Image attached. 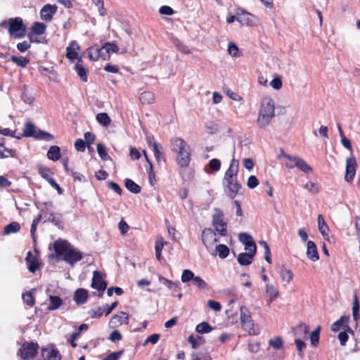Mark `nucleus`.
<instances>
[{
    "label": "nucleus",
    "mask_w": 360,
    "mask_h": 360,
    "mask_svg": "<svg viewBox=\"0 0 360 360\" xmlns=\"http://www.w3.org/2000/svg\"><path fill=\"white\" fill-rule=\"evenodd\" d=\"M53 248L55 253L49 255L50 259L57 258L59 260L62 257L66 263L72 266L83 258L82 253L74 248L68 240L59 238L54 241Z\"/></svg>",
    "instance_id": "f257e3e1"
},
{
    "label": "nucleus",
    "mask_w": 360,
    "mask_h": 360,
    "mask_svg": "<svg viewBox=\"0 0 360 360\" xmlns=\"http://www.w3.org/2000/svg\"><path fill=\"white\" fill-rule=\"evenodd\" d=\"M275 115L274 101L270 97H264L261 102V107L257 120V124L261 128L268 126Z\"/></svg>",
    "instance_id": "f03ea898"
},
{
    "label": "nucleus",
    "mask_w": 360,
    "mask_h": 360,
    "mask_svg": "<svg viewBox=\"0 0 360 360\" xmlns=\"http://www.w3.org/2000/svg\"><path fill=\"white\" fill-rule=\"evenodd\" d=\"M0 27L7 29L9 36L13 39H22L25 37L27 28L20 17L11 18L0 23Z\"/></svg>",
    "instance_id": "7ed1b4c3"
},
{
    "label": "nucleus",
    "mask_w": 360,
    "mask_h": 360,
    "mask_svg": "<svg viewBox=\"0 0 360 360\" xmlns=\"http://www.w3.org/2000/svg\"><path fill=\"white\" fill-rule=\"evenodd\" d=\"M117 46L115 44L106 42L101 47L91 46L87 49L88 56L90 60L96 61L99 58L104 60L110 59V54L117 52Z\"/></svg>",
    "instance_id": "20e7f679"
},
{
    "label": "nucleus",
    "mask_w": 360,
    "mask_h": 360,
    "mask_svg": "<svg viewBox=\"0 0 360 360\" xmlns=\"http://www.w3.org/2000/svg\"><path fill=\"white\" fill-rule=\"evenodd\" d=\"M240 321L243 329L250 335L258 334L255 330L254 321L250 309L245 306L240 307Z\"/></svg>",
    "instance_id": "39448f33"
},
{
    "label": "nucleus",
    "mask_w": 360,
    "mask_h": 360,
    "mask_svg": "<svg viewBox=\"0 0 360 360\" xmlns=\"http://www.w3.org/2000/svg\"><path fill=\"white\" fill-rule=\"evenodd\" d=\"M39 347L37 342L26 341L21 345L18 354L23 360H29L33 359L37 354Z\"/></svg>",
    "instance_id": "423d86ee"
},
{
    "label": "nucleus",
    "mask_w": 360,
    "mask_h": 360,
    "mask_svg": "<svg viewBox=\"0 0 360 360\" xmlns=\"http://www.w3.org/2000/svg\"><path fill=\"white\" fill-rule=\"evenodd\" d=\"M287 159L290 161V162L285 163V167L288 169H293L296 167L306 174L312 171V167L304 159L298 156H287Z\"/></svg>",
    "instance_id": "0eeeda50"
},
{
    "label": "nucleus",
    "mask_w": 360,
    "mask_h": 360,
    "mask_svg": "<svg viewBox=\"0 0 360 360\" xmlns=\"http://www.w3.org/2000/svg\"><path fill=\"white\" fill-rule=\"evenodd\" d=\"M175 153L176 154V161L177 165L181 168L188 167L191 160V150L190 146L187 144L184 146V148H181Z\"/></svg>",
    "instance_id": "6e6552de"
},
{
    "label": "nucleus",
    "mask_w": 360,
    "mask_h": 360,
    "mask_svg": "<svg viewBox=\"0 0 360 360\" xmlns=\"http://www.w3.org/2000/svg\"><path fill=\"white\" fill-rule=\"evenodd\" d=\"M236 14H238V22L242 26H252L255 24L257 18L252 13L248 12L240 7L236 8Z\"/></svg>",
    "instance_id": "1a4fd4ad"
},
{
    "label": "nucleus",
    "mask_w": 360,
    "mask_h": 360,
    "mask_svg": "<svg viewBox=\"0 0 360 360\" xmlns=\"http://www.w3.org/2000/svg\"><path fill=\"white\" fill-rule=\"evenodd\" d=\"M147 143L154 153L155 158L158 164L161 162H166L167 159L162 146L153 139L148 138Z\"/></svg>",
    "instance_id": "9d476101"
},
{
    "label": "nucleus",
    "mask_w": 360,
    "mask_h": 360,
    "mask_svg": "<svg viewBox=\"0 0 360 360\" xmlns=\"http://www.w3.org/2000/svg\"><path fill=\"white\" fill-rule=\"evenodd\" d=\"M357 163L355 157L352 155L346 160V171L345 179L347 182H352L356 174Z\"/></svg>",
    "instance_id": "9b49d317"
},
{
    "label": "nucleus",
    "mask_w": 360,
    "mask_h": 360,
    "mask_svg": "<svg viewBox=\"0 0 360 360\" xmlns=\"http://www.w3.org/2000/svg\"><path fill=\"white\" fill-rule=\"evenodd\" d=\"M202 240L207 250L219 241L216 233L210 228L205 229L202 232Z\"/></svg>",
    "instance_id": "f8f14e48"
},
{
    "label": "nucleus",
    "mask_w": 360,
    "mask_h": 360,
    "mask_svg": "<svg viewBox=\"0 0 360 360\" xmlns=\"http://www.w3.org/2000/svg\"><path fill=\"white\" fill-rule=\"evenodd\" d=\"M107 285L108 283L104 280L103 274L99 271H94L91 280V288L98 291L103 292L106 289Z\"/></svg>",
    "instance_id": "ddd939ff"
},
{
    "label": "nucleus",
    "mask_w": 360,
    "mask_h": 360,
    "mask_svg": "<svg viewBox=\"0 0 360 360\" xmlns=\"http://www.w3.org/2000/svg\"><path fill=\"white\" fill-rule=\"evenodd\" d=\"M79 50L80 46L77 41L75 40L72 41L66 48V58L70 61H73L74 60L78 61V58H82L78 53Z\"/></svg>",
    "instance_id": "4468645a"
},
{
    "label": "nucleus",
    "mask_w": 360,
    "mask_h": 360,
    "mask_svg": "<svg viewBox=\"0 0 360 360\" xmlns=\"http://www.w3.org/2000/svg\"><path fill=\"white\" fill-rule=\"evenodd\" d=\"M46 25L43 22H34L31 27V32L28 34V37L31 41L39 42L38 40L34 39V35H41L46 32Z\"/></svg>",
    "instance_id": "2eb2a0df"
},
{
    "label": "nucleus",
    "mask_w": 360,
    "mask_h": 360,
    "mask_svg": "<svg viewBox=\"0 0 360 360\" xmlns=\"http://www.w3.org/2000/svg\"><path fill=\"white\" fill-rule=\"evenodd\" d=\"M239 240L245 245V250L257 251V246L253 238L246 233H241L238 236Z\"/></svg>",
    "instance_id": "dca6fc26"
},
{
    "label": "nucleus",
    "mask_w": 360,
    "mask_h": 360,
    "mask_svg": "<svg viewBox=\"0 0 360 360\" xmlns=\"http://www.w3.org/2000/svg\"><path fill=\"white\" fill-rule=\"evenodd\" d=\"M56 11L57 6L56 5L46 4L40 11L41 18L45 21H50Z\"/></svg>",
    "instance_id": "f3484780"
},
{
    "label": "nucleus",
    "mask_w": 360,
    "mask_h": 360,
    "mask_svg": "<svg viewBox=\"0 0 360 360\" xmlns=\"http://www.w3.org/2000/svg\"><path fill=\"white\" fill-rule=\"evenodd\" d=\"M224 181L226 184V186L229 189V195L231 198H234L237 195L240 186L238 182L237 178L226 179Z\"/></svg>",
    "instance_id": "a211bd4d"
},
{
    "label": "nucleus",
    "mask_w": 360,
    "mask_h": 360,
    "mask_svg": "<svg viewBox=\"0 0 360 360\" xmlns=\"http://www.w3.org/2000/svg\"><path fill=\"white\" fill-rule=\"evenodd\" d=\"M89 298V292L84 288H78L74 293V301L77 305L86 303Z\"/></svg>",
    "instance_id": "6ab92c4d"
},
{
    "label": "nucleus",
    "mask_w": 360,
    "mask_h": 360,
    "mask_svg": "<svg viewBox=\"0 0 360 360\" xmlns=\"http://www.w3.org/2000/svg\"><path fill=\"white\" fill-rule=\"evenodd\" d=\"M239 168V163L238 160L233 159L229 165L228 169L226 171L224 179L237 178Z\"/></svg>",
    "instance_id": "aec40b11"
},
{
    "label": "nucleus",
    "mask_w": 360,
    "mask_h": 360,
    "mask_svg": "<svg viewBox=\"0 0 360 360\" xmlns=\"http://www.w3.org/2000/svg\"><path fill=\"white\" fill-rule=\"evenodd\" d=\"M248 252L240 253L237 260L240 265L247 266L252 262L253 258L256 254V251L248 250Z\"/></svg>",
    "instance_id": "412c9836"
},
{
    "label": "nucleus",
    "mask_w": 360,
    "mask_h": 360,
    "mask_svg": "<svg viewBox=\"0 0 360 360\" xmlns=\"http://www.w3.org/2000/svg\"><path fill=\"white\" fill-rule=\"evenodd\" d=\"M75 70L80 79L86 82L88 80V70L84 68L82 58H78L75 65Z\"/></svg>",
    "instance_id": "4be33fe9"
},
{
    "label": "nucleus",
    "mask_w": 360,
    "mask_h": 360,
    "mask_svg": "<svg viewBox=\"0 0 360 360\" xmlns=\"http://www.w3.org/2000/svg\"><path fill=\"white\" fill-rule=\"evenodd\" d=\"M307 257L313 262H316L319 259V255L318 253L316 245L314 243V242L311 240L307 241Z\"/></svg>",
    "instance_id": "5701e85b"
},
{
    "label": "nucleus",
    "mask_w": 360,
    "mask_h": 360,
    "mask_svg": "<svg viewBox=\"0 0 360 360\" xmlns=\"http://www.w3.org/2000/svg\"><path fill=\"white\" fill-rule=\"evenodd\" d=\"M27 269L31 273H35L40 266V264L36 257L32 256V252L29 251L25 259Z\"/></svg>",
    "instance_id": "b1692460"
},
{
    "label": "nucleus",
    "mask_w": 360,
    "mask_h": 360,
    "mask_svg": "<svg viewBox=\"0 0 360 360\" xmlns=\"http://www.w3.org/2000/svg\"><path fill=\"white\" fill-rule=\"evenodd\" d=\"M41 354L44 357V360H61V355L56 349L44 348L41 350Z\"/></svg>",
    "instance_id": "393cba45"
},
{
    "label": "nucleus",
    "mask_w": 360,
    "mask_h": 360,
    "mask_svg": "<svg viewBox=\"0 0 360 360\" xmlns=\"http://www.w3.org/2000/svg\"><path fill=\"white\" fill-rule=\"evenodd\" d=\"M46 220L59 229L63 230L64 229L63 216L60 213H49Z\"/></svg>",
    "instance_id": "a878e982"
},
{
    "label": "nucleus",
    "mask_w": 360,
    "mask_h": 360,
    "mask_svg": "<svg viewBox=\"0 0 360 360\" xmlns=\"http://www.w3.org/2000/svg\"><path fill=\"white\" fill-rule=\"evenodd\" d=\"M187 145V143L181 138L174 137L170 139L169 148L172 152L176 153L181 148H184V146Z\"/></svg>",
    "instance_id": "bb28decb"
},
{
    "label": "nucleus",
    "mask_w": 360,
    "mask_h": 360,
    "mask_svg": "<svg viewBox=\"0 0 360 360\" xmlns=\"http://www.w3.org/2000/svg\"><path fill=\"white\" fill-rule=\"evenodd\" d=\"M159 281L165 285L168 289L173 290L174 292H179L181 290L179 282H174L170 281L162 276H159Z\"/></svg>",
    "instance_id": "cd10ccee"
},
{
    "label": "nucleus",
    "mask_w": 360,
    "mask_h": 360,
    "mask_svg": "<svg viewBox=\"0 0 360 360\" xmlns=\"http://www.w3.org/2000/svg\"><path fill=\"white\" fill-rule=\"evenodd\" d=\"M37 169L39 175L49 183L51 181V179H53V174L47 167L42 165H39L37 166Z\"/></svg>",
    "instance_id": "c85d7f7f"
},
{
    "label": "nucleus",
    "mask_w": 360,
    "mask_h": 360,
    "mask_svg": "<svg viewBox=\"0 0 360 360\" xmlns=\"http://www.w3.org/2000/svg\"><path fill=\"white\" fill-rule=\"evenodd\" d=\"M37 131L36 130V127L34 124L30 122H27L25 124L24 129H23V136L25 137H34L35 138L37 134Z\"/></svg>",
    "instance_id": "c756f323"
},
{
    "label": "nucleus",
    "mask_w": 360,
    "mask_h": 360,
    "mask_svg": "<svg viewBox=\"0 0 360 360\" xmlns=\"http://www.w3.org/2000/svg\"><path fill=\"white\" fill-rule=\"evenodd\" d=\"M20 224L18 221H12L4 227L3 235L16 233L20 231Z\"/></svg>",
    "instance_id": "7c9ffc66"
},
{
    "label": "nucleus",
    "mask_w": 360,
    "mask_h": 360,
    "mask_svg": "<svg viewBox=\"0 0 360 360\" xmlns=\"http://www.w3.org/2000/svg\"><path fill=\"white\" fill-rule=\"evenodd\" d=\"M63 304V301L59 296L50 295L48 309L49 311L58 309Z\"/></svg>",
    "instance_id": "2f4dec72"
},
{
    "label": "nucleus",
    "mask_w": 360,
    "mask_h": 360,
    "mask_svg": "<svg viewBox=\"0 0 360 360\" xmlns=\"http://www.w3.org/2000/svg\"><path fill=\"white\" fill-rule=\"evenodd\" d=\"M129 316L127 312L120 311L118 314L112 316L111 321L115 324L122 325L128 323Z\"/></svg>",
    "instance_id": "473e14b6"
},
{
    "label": "nucleus",
    "mask_w": 360,
    "mask_h": 360,
    "mask_svg": "<svg viewBox=\"0 0 360 360\" xmlns=\"http://www.w3.org/2000/svg\"><path fill=\"white\" fill-rule=\"evenodd\" d=\"M47 158L53 161H57L60 158V148L57 146H52L47 152Z\"/></svg>",
    "instance_id": "72a5a7b5"
},
{
    "label": "nucleus",
    "mask_w": 360,
    "mask_h": 360,
    "mask_svg": "<svg viewBox=\"0 0 360 360\" xmlns=\"http://www.w3.org/2000/svg\"><path fill=\"white\" fill-rule=\"evenodd\" d=\"M265 291L267 295L269 297V302H272L274 301L278 296L279 292L278 289L273 285L266 284L265 286Z\"/></svg>",
    "instance_id": "f704fd0d"
},
{
    "label": "nucleus",
    "mask_w": 360,
    "mask_h": 360,
    "mask_svg": "<svg viewBox=\"0 0 360 360\" xmlns=\"http://www.w3.org/2000/svg\"><path fill=\"white\" fill-rule=\"evenodd\" d=\"M124 186L127 189L132 193H139L141 190V186L130 179H126L124 180Z\"/></svg>",
    "instance_id": "c9c22d12"
},
{
    "label": "nucleus",
    "mask_w": 360,
    "mask_h": 360,
    "mask_svg": "<svg viewBox=\"0 0 360 360\" xmlns=\"http://www.w3.org/2000/svg\"><path fill=\"white\" fill-rule=\"evenodd\" d=\"M139 100L143 104H151L155 101V96L151 91H146L140 94Z\"/></svg>",
    "instance_id": "e433bc0d"
},
{
    "label": "nucleus",
    "mask_w": 360,
    "mask_h": 360,
    "mask_svg": "<svg viewBox=\"0 0 360 360\" xmlns=\"http://www.w3.org/2000/svg\"><path fill=\"white\" fill-rule=\"evenodd\" d=\"M268 343L276 350L281 349L284 345L283 338L281 336H276L269 339Z\"/></svg>",
    "instance_id": "4c0bfd02"
},
{
    "label": "nucleus",
    "mask_w": 360,
    "mask_h": 360,
    "mask_svg": "<svg viewBox=\"0 0 360 360\" xmlns=\"http://www.w3.org/2000/svg\"><path fill=\"white\" fill-rule=\"evenodd\" d=\"M279 274L281 279L288 283H289L292 279L293 274L292 271L286 269L283 265H282Z\"/></svg>",
    "instance_id": "58836bf2"
},
{
    "label": "nucleus",
    "mask_w": 360,
    "mask_h": 360,
    "mask_svg": "<svg viewBox=\"0 0 360 360\" xmlns=\"http://www.w3.org/2000/svg\"><path fill=\"white\" fill-rule=\"evenodd\" d=\"M11 60L20 68H25L30 63V59L22 56H12Z\"/></svg>",
    "instance_id": "ea45409f"
},
{
    "label": "nucleus",
    "mask_w": 360,
    "mask_h": 360,
    "mask_svg": "<svg viewBox=\"0 0 360 360\" xmlns=\"http://www.w3.org/2000/svg\"><path fill=\"white\" fill-rule=\"evenodd\" d=\"M97 122L103 127H108L111 122V120L106 112H100L96 115Z\"/></svg>",
    "instance_id": "a19ab883"
},
{
    "label": "nucleus",
    "mask_w": 360,
    "mask_h": 360,
    "mask_svg": "<svg viewBox=\"0 0 360 360\" xmlns=\"http://www.w3.org/2000/svg\"><path fill=\"white\" fill-rule=\"evenodd\" d=\"M215 250L221 259L227 257L230 252L229 248L224 244L217 245Z\"/></svg>",
    "instance_id": "79ce46f5"
},
{
    "label": "nucleus",
    "mask_w": 360,
    "mask_h": 360,
    "mask_svg": "<svg viewBox=\"0 0 360 360\" xmlns=\"http://www.w3.org/2000/svg\"><path fill=\"white\" fill-rule=\"evenodd\" d=\"M224 221V214L223 212L219 210L216 209L215 212L212 217V225L214 226L215 225H219L221 224L225 223Z\"/></svg>",
    "instance_id": "37998d69"
},
{
    "label": "nucleus",
    "mask_w": 360,
    "mask_h": 360,
    "mask_svg": "<svg viewBox=\"0 0 360 360\" xmlns=\"http://www.w3.org/2000/svg\"><path fill=\"white\" fill-rule=\"evenodd\" d=\"M42 218V214H38L33 220L31 224V229H30V234L32 238V240L34 242L36 241V236L35 233L37 231V227L39 221H41Z\"/></svg>",
    "instance_id": "c03bdc74"
},
{
    "label": "nucleus",
    "mask_w": 360,
    "mask_h": 360,
    "mask_svg": "<svg viewBox=\"0 0 360 360\" xmlns=\"http://www.w3.org/2000/svg\"><path fill=\"white\" fill-rule=\"evenodd\" d=\"M318 226H319V230L320 233L323 236H325L327 234V231H328V226L326 224V223L325 222L322 214H319V216H318Z\"/></svg>",
    "instance_id": "a18cd8bd"
},
{
    "label": "nucleus",
    "mask_w": 360,
    "mask_h": 360,
    "mask_svg": "<svg viewBox=\"0 0 360 360\" xmlns=\"http://www.w3.org/2000/svg\"><path fill=\"white\" fill-rule=\"evenodd\" d=\"M195 330L199 333H207L212 331V328L207 322H202L197 325Z\"/></svg>",
    "instance_id": "49530a36"
},
{
    "label": "nucleus",
    "mask_w": 360,
    "mask_h": 360,
    "mask_svg": "<svg viewBox=\"0 0 360 360\" xmlns=\"http://www.w3.org/2000/svg\"><path fill=\"white\" fill-rule=\"evenodd\" d=\"M35 139L39 140H45L47 141H51L54 139V136L49 132L38 130Z\"/></svg>",
    "instance_id": "de8ad7c7"
},
{
    "label": "nucleus",
    "mask_w": 360,
    "mask_h": 360,
    "mask_svg": "<svg viewBox=\"0 0 360 360\" xmlns=\"http://www.w3.org/2000/svg\"><path fill=\"white\" fill-rule=\"evenodd\" d=\"M22 300L29 307H32L35 304V298L31 292H26L22 294Z\"/></svg>",
    "instance_id": "09e8293b"
},
{
    "label": "nucleus",
    "mask_w": 360,
    "mask_h": 360,
    "mask_svg": "<svg viewBox=\"0 0 360 360\" xmlns=\"http://www.w3.org/2000/svg\"><path fill=\"white\" fill-rule=\"evenodd\" d=\"M321 326H318L310 335V341L313 346L316 347L319 342Z\"/></svg>",
    "instance_id": "8fccbe9b"
},
{
    "label": "nucleus",
    "mask_w": 360,
    "mask_h": 360,
    "mask_svg": "<svg viewBox=\"0 0 360 360\" xmlns=\"http://www.w3.org/2000/svg\"><path fill=\"white\" fill-rule=\"evenodd\" d=\"M359 311V302L356 294L354 295L353 306H352V315L354 320H357Z\"/></svg>",
    "instance_id": "3c124183"
},
{
    "label": "nucleus",
    "mask_w": 360,
    "mask_h": 360,
    "mask_svg": "<svg viewBox=\"0 0 360 360\" xmlns=\"http://www.w3.org/2000/svg\"><path fill=\"white\" fill-rule=\"evenodd\" d=\"M347 319L345 316H341L338 321H335L331 326V330L333 332L339 331L344 326Z\"/></svg>",
    "instance_id": "603ef678"
},
{
    "label": "nucleus",
    "mask_w": 360,
    "mask_h": 360,
    "mask_svg": "<svg viewBox=\"0 0 360 360\" xmlns=\"http://www.w3.org/2000/svg\"><path fill=\"white\" fill-rule=\"evenodd\" d=\"M211 358L206 351H200L192 354L191 360H210Z\"/></svg>",
    "instance_id": "864d4df0"
},
{
    "label": "nucleus",
    "mask_w": 360,
    "mask_h": 360,
    "mask_svg": "<svg viewBox=\"0 0 360 360\" xmlns=\"http://www.w3.org/2000/svg\"><path fill=\"white\" fill-rule=\"evenodd\" d=\"M195 276L192 271L189 269H184L182 272L181 280L183 283H187L193 280Z\"/></svg>",
    "instance_id": "5fc2aeb1"
},
{
    "label": "nucleus",
    "mask_w": 360,
    "mask_h": 360,
    "mask_svg": "<svg viewBox=\"0 0 360 360\" xmlns=\"http://www.w3.org/2000/svg\"><path fill=\"white\" fill-rule=\"evenodd\" d=\"M260 245H263V247L264 248V259H265V260L269 264H271L272 263L271 257V254L269 245H268V243L266 241H261Z\"/></svg>",
    "instance_id": "6e6d98bb"
},
{
    "label": "nucleus",
    "mask_w": 360,
    "mask_h": 360,
    "mask_svg": "<svg viewBox=\"0 0 360 360\" xmlns=\"http://www.w3.org/2000/svg\"><path fill=\"white\" fill-rule=\"evenodd\" d=\"M97 151L102 160H107L110 159V156L105 150V146L102 143H98L97 145Z\"/></svg>",
    "instance_id": "4d7b16f0"
},
{
    "label": "nucleus",
    "mask_w": 360,
    "mask_h": 360,
    "mask_svg": "<svg viewBox=\"0 0 360 360\" xmlns=\"http://www.w3.org/2000/svg\"><path fill=\"white\" fill-rule=\"evenodd\" d=\"M208 165L212 172H216L221 168V162L217 158H213L210 160Z\"/></svg>",
    "instance_id": "13d9d810"
},
{
    "label": "nucleus",
    "mask_w": 360,
    "mask_h": 360,
    "mask_svg": "<svg viewBox=\"0 0 360 360\" xmlns=\"http://www.w3.org/2000/svg\"><path fill=\"white\" fill-rule=\"evenodd\" d=\"M214 229L221 236H226L227 234V223H223L219 225H215Z\"/></svg>",
    "instance_id": "bf43d9fd"
},
{
    "label": "nucleus",
    "mask_w": 360,
    "mask_h": 360,
    "mask_svg": "<svg viewBox=\"0 0 360 360\" xmlns=\"http://www.w3.org/2000/svg\"><path fill=\"white\" fill-rule=\"evenodd\" d=\"M304 188L306 189H307L312 194H316L319 191V188L318 185L314 183V182H311V181L307 182L305 184Z\"/></svg>",
    "instance_id": "052dcab7"
},
{
    "label": "nucleus",
    "mask_w": 360,
    "mask_h": 360,
    "mask_svg": "<svg viewBox=\"0 0 360 360\" xmlns=\"http://www.w3.org/2000/svg\"><path fill=\"white\" fill-rule=\"evenodd\" d=\"M32 42V41L30 40V41H24L22 42H20L17 44V49L20 52H25L30 48Z\"/></svg>",
    "instance_id": "680f3d73"
},
{
    "label": "nucleus",
    "mask_w": 360,
    "mask_h": 360,
    "mask_svg": "<svg viewBox=\"0 0 360 360\" xmlns=\"http://www.w3.org/2000/svg\"><path fill=\"white\" fill-rule=\"evenodd\" d=\"M259 184V180L255 175H251L249 176L247 182V186L250 188H255L257 187Z\"/></svg>",
    "instance_id": "e2e57ef3"
},
{
    "label": "nucleus",
    "mask_w": 360,
    "mask_h": 360,
    "mask_svg": "<svg viewBox=\"0 0 360 360\" xmlns=\"http://www.w3.org/2000/svg\"><path fill=\"white\" fill-rule=\"evenodd\" d=\"M75 147L77 151L84 152L86 148L85 141L82 139H77L75 142Z\"/></svg>",
    "instance_id": "0e129e2a"
},
{
    "label": "nucleus",
    "mask_w": 360,
    "mask_h": 360,
    "mask_svg": "<svg viewBox=\"0 0 360 360\" xmlns=\"http://www.w3.org/2000/svg\"><path fill=\"white\" fill-rule=\"evenodd\" d=\"M84 136V141H85V143H86L87 145H91L92 143H94L96 139V136L90 131L85 132Z\"/></svg>",
    "instance_id": "69168bd1"
},
{
    "label": "nucleus",
    "mask_w": 360,
    "mask_h": 360,
    "mask_svg": "<svg viewBox=\"0 0 360 360\" xmlns=\"http://www.w3.org/2000/svg\"><path fill=\"white\" fill-rule=\"evenodd\" d=\"M338 340L340 341V343L342 346H345L349 339V335L347 334V330H344V331H342L340 332L339 334H338Z\"/></svg>",
    "instance_id": "338daca9"
},
{
    "label": "nucleus",
    "mask_w": 360,
    "mask_h": 360,
    "mask_svg": "<svg viewBox=\"0 0 360 360\" xmlns=\"http://www.w3.org/2000/svg\"><path fill=\"white\" fill-rule=\"evenodd\" d=\"M122 353V351L112 352L103 359V360H117Z\"/></svg>",
    "instance_id": "774afa93"
}]
</instances>
